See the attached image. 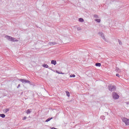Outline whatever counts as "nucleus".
<instances>
[{
	"label": "nucleus",
	"instance_id": "nucleus-1",
	"mask_svg": "<svg viewBox=\"0 0 129 129\" xmlns=\"http://www.w3.org/2000/svg\"><path fill=\"white\" fill-rule=\"evenodd\" d=\"M108 89L109 91H114L116 89V87L115 86H113L112 85H108Z\"/></svg>",
	"mask_w": 129,
	"mask_h": 129
},
{
	"label": "nucleus",
	"instance_id": "nucleus-2",
	"mask_svg": "<svg viewBox=\"0 0 129 129\" xmlns=\"http://www.w3.org/2000/svg\"><path fill=\"white\" fill-rule=\"evenodd\" d=\"M123 122H124L126 125H129V119L126 118H122Z\"/></svg>",
	"mask_w": 129,
	"mask_h": 129
},
{
	"label": "nucleus",
	"instance_id": "nucleus-3",
	"mask_svg": "<svg viewBox=\"0 0 129 129\" xmlns=\"http://www.w3.org/2000/svg\"><path fill=\"white\" fill-rule=\"evenodd\" d=\"M19 81H21V82H22V83H28V84H31V82L28 80H26L25 79H20Z\"/></svg>",
	"mask_w": 129,
	"mask_h": 129
},
{
	"label": "nucleus",
	"instance_id": "nucleus-4",
	"mask_svg": "<svg viewBox=\"0 0 129 129\" xmlns=\"http://www.w3.org/2000/svg\"><path fill=\"white\" fill-rule=\"evenodd\" d=\"M112 96L114 99H118L119 98V96H118V95H117V94H116L115 92H113Z\"/></svg>",
	"mask_w": 129,
	"mask_h": 129
},
{
	"label": "nucleus",
	"instance_id": "nucleus-5",
	"mask_svg": "<svg viewBox=\"0 0 129 129\" xmlns=\"http://www.w3.org/2000/svg\"><path fill=\"white\" fill-rule=\"evenodd\" d=\"M98 34L100 35V36H101V38H102V39H103L104 41H106V39H105V37H104V34H103V33L101 32H99L98 33Z\"/></svg>",
	"mask_w": 129,
	"mask_h": 129
},
{
	"label": "nucleus",
	"instance_id": "nucleus-6",
	"mask_svg": "<svg viewBox=\"0 0 129 129\" xmlns=\"http://www.w3.org/2000/svg\"><path fill=\"white\" fill-rule=\"evenodd\" d=\"M48 45H49V46H53L54 45H57V42H49L48 43Z\"/></svg>",
	"mask_w": 129,
	"mask_h": 129
},
{
	"label": "nucleus",
	"instance_id": "nucleus-7",
	"mask_svg": "<svg viewBox=\"0 0 129 129\" xmlns=\"http://www.w3.org/2000/svg\"><path fill=\"white\" fill-rule=\"evenodd\" d=\"M32 109H29L28 110H27L26 113H27V114H30V113H31V112H32Z\"/></svg>",
	"mask_w": 129,
	"mask_h": 129
},
{
	"label": "nucleus",
	"instance_id": "nucleus-8",
	"mask_svg": "<svg viewBox=\"0 0 129 129\" xmlns=\"http://www.w3.org/2000/svg\"><path fill=\"white\" fill-rule=\"evenodd\" d=\"M6 37L7 38V39H8V40H9V41H12V39L13 37H12L11 36H6Z\"/></svg>",
	"mask_w": 129,
	"mask_h": 129
},
{
	"label": "nucleus",
	"instance_id": "nucleus-9",
	"mask_svg": "<svg viewBox=\"0 0 129 129\" xmlns=\"http://www.w3.org/2000/svg\"><path fill=\"white\" fill-rule=\"evenodd\" d=\"M51 64H53V65H56L57 64V61L56 60H52L51 62Z\"/></svg>",
	"mask_w": 129,
	"mask_h": 129
},
{
	"label": "nucleus",
	"instance_id": "nucleus-10",
	"mask_svg": "<svg viewBox=\"0 0 129 129\" xmlns=\"http://www.w3.org/2000/svg\"><path fill=\"white\" fill-rule=\"evenodd\" d=\"M95 66H97V67H100V66H101V63L97 62L95 63Z\"/></svg>",
	"mask_w": 129,
	"mask_h": 129
},
{
	"label": "nucleus",
	"instance_id": "nucleus-11",
	"mask_svg": "<svg viewBox=\"0 0 129 129\" xmlns=\"http://www.w3.org/2000/svg\"><path fill=\"white\" fill-rule=\"evenodd\" d=\"M51 119H53V117H49L48 119H47L45 120V122H48V121H50V120H51Z\"/></svg>",
	"mask_w": 129,
	"mask_h": 129
},
{
	"label": "nucleus",
	"instance_id": "nucleus-12",
	"mask_svg": "<svg viewBox=\"0 0 129 129\" xmlns=\"http://www.w3.org/2000/svg\"><path fill=\"white\" fill-rule=\"evenodd\" d=\"M0 116L3 118H5V117H6V115L5 114H0Z\"/></svg>",
	"mask_w": 129,
	"mask_h": 129
},
{
	"label": "nucleus",
	"instance_id": "nucleus-13",
	"mask_svg": "<svg viewBox=\"0 0 129 129\" xmlns=\"http://www.w3.org/2000/svg\"><path fill=\"white\" fill-rule=\"evenodd\" d=\"M79 21L80 22H81V23H82V22H84V20L83 19V18H79Z\"/></svg>",
	"mask_w": 129,
	"mask_h": 129
},
{
	"label": "nucleus",
	"instance_id": "nucleus-14",
	"mask_svg": "<svg viewBox=\"0 0 129 129\" xmlns=\"http://www.w3.org/2000/svg\"><path fill=\"white\" fill-rule=\"evenodd\" d=\"M66 93L67 94V95L68 96V97H69L70 96V93H69V92L68 91H66Z\"/></svg>",
	"mask_w": 129,
	"mask_h": 129
},
{
	"label": "nucleus",
	"instance_id": "nucleus-15",
	"mask_svg": "<svg viewBox=\"0 0 129 129\" xmlns=\"http://www.w3.org/2000/svg\"><path fill=\"white\" fill-rule=\"evenodd\" d=\"M93 17H94V18H95L96 19H98V18H99L98 17V15H94Z\"/></svg>",
	"mask_w": 129,
	"mask_h": 129
},
{
	"label": "nucleus",
	"instance_id": "nucleus-16",
	"mask_svg": "<svg viewBox=\"0 0 129 129\" xmlns=\"http://www.w3.org/2000/svg\"><path fill=\"white\" fill-rule=\"evenodd\" d=\"M43 67H44V68H48L49 66L47 64H43Z\"/></svg>",
	"mask_w": 129,
	"mask_h": 129
},
{
	"label": "nucleus",
	"instance_id": "nucleus-17",
	"mask_svg": "<svg viewBox=\"0 0 129 129\" xmlns=\"http://www.w3.org/2000/svg\"><path fill=\"white\" fill-rule=\"evenodd\" d=\"M95 21L98 23H100V19H95Z\"/></svg>",
	"mask_w": 129,
	"mask_h": 129
},
{
	"label": "nucleus",
	"instance_id": "nucleus-18",
	"mask_svg": "<svg viewBox=\"0 0 129 129\" xmlns=\"http://www.w3.org/2000/svg\"><path fill=\"white\" fill-rule=\"evenodd\" d=\"M10 111V109L8 108V109H5V112H8Z\"/></svg>",
	"mask_w": 129,
	"mask_h": 129
},
{
	"label": "nucleus",
	"instance_id": "nucleus-19",
	"mask_svg": "<svg viewBox=\"0 0 129 129\" xmlns=\"http://www.w3.org/2000/svg\"><path fill=\"white\" fill-rule=\"evenodd\" d=\"M118 43L119 44V45H122V43L121 42V41L120 40H118Z\"/></svg>",
	"mask_w": 129,
	"mask_h": 129
},
{
	"label": "nucleus",
	"instance_id": "nucleus-20",
	"mask_svg": "<svg viewBox=\"0 0 129 129\" xmlns=\"http://www.w3.org/2000/svg\"><path fill=\"white\" fill-rule=\"evenodd\" d=\"M75 75H70V77H73V78H74V77H75Z\"/></svg>",
	"mask_w": 129,
	"mask_h": 129
},
{
	"label": "nucleus",
	"instance_id": "nucleus-21",
	"mask_svg": "<svg viewBox=\"0 0 129 129\" xmlns=\"http://www.w3.org/2000/svg\"><path fill=\"white\" fill-rule=\"evenodd\" d=\"M11 42H15V38L12 37V40H11Z\"/></svg>",
	"mask_w": 129,
	"mask_h": 129
},
{
	"label": "nucleus",
	"instance_id": "nucleus-22",
	"mask_svg": "<svg viewBox=\"0 0 129 129\" xmlns=\"http://www.w3.org/2000/svg\"><path fill=\"white\" fill-rule=\"evenodd\" d=\"M25 119H27L26 116H24V118H23V120H25Z\"/></svg>",
	"mask_w": 129,
	"mask_h": 129
},
{
	"label": "nucleus",
	"instance_id": "nucleus-23",
	"mask_svg": "<svg viewBox=\"0 0 129 129\" xmlns=\"http://www.w3.org/2000/svg\"><path fill=\"white\" fill-rule=\"evenodd\" d=\"M115 70H116V71H118V70H119V69L116 68Z\"/></svg>",
	"mask_w": 129,
	"mask_h": 129
},
{
	"label": "nucleus",
	"instance_id": "nucleus-24",
	"mask_svg": "<svg viewBox=\"0 0 129 129\" xmlns=\"http://www.w3.org/2000/svg\"><path fill=\"white\" fill-rule=\"evenodd\" d=\"M116 76H117V77H119V74H117L116 75Z\"/></svg>",
	"mask_w": 129,
	"mask_h": 129
},
{
	"label": "nucleus",
	"instance_id": "nucleus-25",
	"mask_svg": "<svg viewBox=\"0 0 129 129\" xmlns=\"http://www.w3.org/2000/svg\"><path fill=\"white\" fill-rule=\"evenodd\" d=\"M19 87H21V84L18 85L17 88H19Z\"/></svg>",
	"mask_w": 129,
	"mask_h": 129
},
{
	"label": "nucleus",
	"instance_id": "nucleus-26",
	"mask_svg": "<svg viewBox=\"0 0 129 129\" xmlns=\"http://www.w3.org/2000/svg\"><path fill=\"white\" fill-rule=\"evenodd\" d=\"M77 30H78V31H80V30H81V29L80 28H78Z\"/></svg>",
	"mask_w": 129,
	"mask_h": 129
},
{
	"label": "nucleus",
	"instance_id": "nucleus-27",
	"mask_svg": "<svg viewBox=\"0 0 129 129\" xmlns=\"http://www.w3.org/2000/svg\"><path fill=\"white\" fill-rule=\"evenodd\" d=\"M125 103L126 104H129V102H125Z\"/></svg>",
	"mask_w": 129,
	"mask_h": 129
},
{
	"label": "nucleus",
	"instance_id": "nucleus-28",
	"mask_svg": "<svg viewBox=\"0 0 129 129\" xmlns=\"http://www.w3.org/2000/svg\"><path fill=\"white\" fill-rule=\"evenodd\" d=\"M49 69H51V68H49Z\"/></svg>",
	"mask_w": 129,
	"mask_h": 129
}]
</instances>
